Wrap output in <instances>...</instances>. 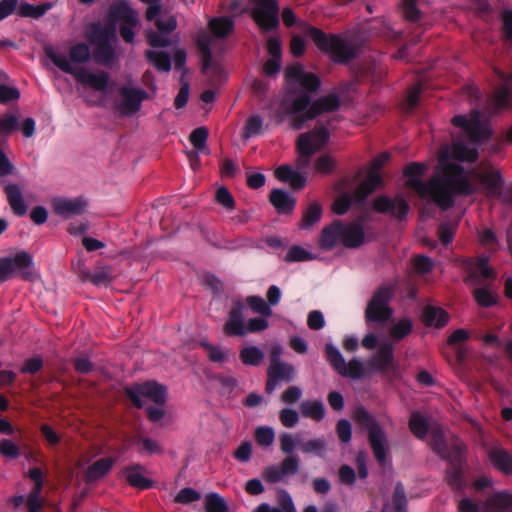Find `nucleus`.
I'll use <instances>...</instances> for the list:
<instances>
[{"label":"nucleus","mask_w":512,"mask_h":512,"mask_svg":"<svg viewBox=\"0 0 512 512\" xmlns=\"http://www.w3.org/2000/svg\"><path fill=\"white\" fill-rule=\"evenodd\" d=\"M416 193L421 198L430 196L437 206L446 211L453 207L456 196H470L476 192L469 173L456 163L446 164L440 175H433L429 181H413Z\"/></svg>","instance_id":"1"},{"label":"nucleus","mask_w":512,"mask_h":512,"mask_svg":"<svg viewBox=\"0 0 512 512\" xmlns=\"http://www.w3.org/2000/svg\"><path fill=\"white\" fill-rule=\"evenodd\" d=\"M301 32L310 37L316 47L337 64H347L358 56L357 47L339 34H327L307 21L299 23Z\"/></svg>","instance_id":"2"},{"label":"nucleus","mask_w":512,"mask_h":512,"mask_svg":"<svg viewBox=\"0 0 512 512\" xmlns=\"http://www.w3.org/2000/svg\"><path fill=\"white\" fill-rule=\"evenodd\" d=\"M88 39L95 46L92 53L94 61L99 65L112 67L118 58L113 46L117 39L115 25L93 24L88 32Z\"/></svg>","instance_id":"3"},{"label":"nucleus","mask_w":512,"mask_h":512,"mask_svg":"<svg viewBox=\"0 0 512 512\" xmlns=\"http://www.w3.org/2000/svg\"><path fill=\"white\" fill-rule=\"evenodd\" d=\"M353 419L367 429L368 441L376 461L384 465L387 461V436L378 421L363 406L353 411Z\"/></svg>","instance_id":"4"},{"label":"nucleus","mask_w":512,"mask_h":512,"mask_svg":"<svg viewBox=\"0 0 512 512\" xmlns=\"http://www.w3.org/2000/svg\"><path fill=\"white\" fill-rule=\"evenodd\" d=\"M245 306L241 300H234L228 318L223 326V332L227 336L244 337L247 333H258L269 327L267 317L250 318L247 323L244 321Z\"/></svg>","instance_id":"5"},{"label":"nucleus","mask_w":512,"mask_h":512,"mask_svg":"<svg viewBox=\"0 0 512 512\" xmlns=\"http://www.w3.org/2000/svg\"><path fill=\"white\" fill-rule=\"evenodd\" d=\"M330 133L325 126H316L313 130L301 133L296 140V163L299 169L308 168L311 159L329 141Z\"/></svg>","instance_id":"6"},{"label":"nucleus","mask_w":512,"mask_h":512,"mask_svg":"<svg viewBox=\"0 0 512 512\" xmlns=\"http://www.w3.org/2000/svg\"><path fill=\"white\" fill-rule=\"evenodd\" d=\"M16 276L24 280H32L35 276L33 258L26 251L0 258V283Z\"/></svg>","instance_id":"7"},{"label":"nucleus","mask_w":512,"mask_h":512,"mask_svg":"<svg viewBox=\"0 0 512 512\" xmlns=\"http://www.w3.org/2000/svg\"><path fill=\"white\" fill-rule=\"evenodd\" d=\"M252 5L250 16L261 33L268 34L280 26V6L277 0H248Z\"/></svg>","instance_id":"8"},{"label":"nucleus","mask_w":512,"mask_h":512,"mask_svg":"<svg viewBox=\"0 0 512 512\" xmlns=\"http://www.w3.org/2000/svg\"><path fill=\"white\" fill-rule=\"evenodd\" d=\"M125 393L134 407L138 409L143 407L142 397L148 398L158 406H163L167 399L166 386L155 380H149L144 383H137L133 386L126 387Z\"/></svg>","instance_id":"9"},{"label":"nucleus","mask_w":512,"mask_h":512,"mask_svg":"<svg viewBox=\"0 0 512 512\" xmlns=\"http://www.w3.org/2000/svg\"><path fill=\"white\" fill-rule=\"evenodd\" d=\"M369 372H379L384 376L394 379L401 377V372L394 356V345L391 342H383L376 353L367 361Z\"/></svg>","instance_id":"10"},{"label":"nucleus","mask_w":512,"mask_h":512,"mask_svg":"<svg viewBox=\"0 0 512 512\" xmlns=\"http://www.w3.org/2000/svg\"><path fill=\"white\" fill-rule=\"evenodd\" d=\"M394 295L391 286L382 285L373 294L365 310V319L368 323H383L387 321L393 311L389 303Z\"/></svg>","instance_id":"11"},{"label":"nucleus","mask_w":512,"mask_h":512,"mask_svg":"<svg viewBox=\"0 0 512 512\" xmlns=\"http://www.w3.org/2000/svg\"><path fill=\"white\" fill-rule=\"evenodd\" d=\"M195 43L201 56V72L209 76L211 85H215L223 79L224 71L219 64L213 62L210 36L202 31L197 35Z\"/></svg>","instance_id":"12"},{"label":"nucleus","mask_w":512,"mask_h":512,"mask_svg":"<svg viewBox=\"0 0 512 512\" xmlns=\"http://www.w3.org/2000/svg\"><path fill=\"white\" fill-rule=\"evenodd\" d=\"M452 124L463 129L473 143L486 141L491 136L490 130L482 121V113L478 109L471 110L469 118L464 115L454 116Z\"/></svg>","instance_id":"13"},{"label":"nucleus","mask_w":512,"mask_h":512,"mask_svg":"<svg viewBox=\"0 0 512 512\" xmlns=\"http://www.w3.org/2000/svg\"><path fill=\"white\" fill-rule=\"evenodd\" d=\"M495 73L503 84L496 89L488 100L487 110L490 114L508 108L512 99V72L506 74L499 69H495Z\"/></svg>","instance_id":"14"},{"label":"nucleus","mask_w":512,"mask_h":512,"mask_svg":"<svg viewBox=\"0 0 512 512\" xmlns=\"http://www.w3.org/2000/svg\"><path fill=\"white\" fill-rule=\"evenodd\" d=\"M373 209L378 213L390 214L398 220H403L409 212L410 205L402 194H397L394 198L381 195L374 199Z\"/></svg>","instance_id":"15"},{"label":"nucleus","mask_w":512,"mask_h":512,"mask_svg":"<svg viewBox=\"0 0 512 512\" xmlns=\"http://www.w3.org/2000/svg\"><path fill=\"white\" fill-rule=\"evenodd\" d=\"M285 78L288 83L299 84L305 92H315L319 89L321 81L317 75L306 72L301 63H295L285 69Z\"/></svg>","instance_id":"16"},{"label":"nucleus","mask_w":512,"mask_h":512,"mask_svg":"<svg viewBox=\"0 0 512 512\" xmlns=\"http://www.w3.org/2000/svg\"><path fill=\"white\" fill-rule=\"evenodd\" d=\"M300 459L298 456L285 457L280 465H269L262 471L263 479L270 484L283 481L287 475H294L299 470Z\"/></svg>","instance_id":"17"},{"label":"nucleus","mask_w":512,"mask_h":512,"mask_svg":"<svg viewBox=\"0 0 512 512\" xmlns=\"http://www.w3.org/2000/svg\"><path fill=\"white\" fill-rule=\"evenodd\" d=\"M122 102L118 105L121 115L130 116L141 109L142 102L148 98V93L142 88L122 86L119 89Z\"/></svg>","instance_id":"18"},{"label":"nucleus","mask_w":512,"mask_h":512,"mask_svg":"<svg viewBox=\"0 0 512 512\" xmlns=\"http://www.w3.org/2000/svg\"><path fill=\"white\" fill-rule=\"evenodd\" d=\"M295 374L294 366L287 362L269 364L265 385L266 393H273L281 382H292L295 378Z\"/></svg>","instance_id":"19"},{"label":"nucleus","mask_w":512,"mask_h":512,"mask_svg":"<svg viewBox=\"0 0 512 512\" xmlns=\"http://www.w3.org/2000/svg\"><path fill=\"white\" fill-rule=\"evenodd\" d=\"M42 63L46 69L56 75L64 72V50L62 44L45 43Z\"/></svg>","instance_id":"20"},{"label":"nucleus","mask_w":512,"mask_h":512,"mask_svg":"<svg viewBox=\"0 0 512 512\" xmlns=\"http://www.w3.org/2000/svg\"><path fill=\"white\" fill-rule=\"evenodd\" d=\"M495 273L489 267L488 260L481 257L476 263L467 267V275L464 282L467 285L480 286L486 279H494Z\"/></svg>","instance_id":"21"},{"label":"nucleus","mask_w":512,"mask_h":512,"mask_svg":"<svg viewBox=\"0 0 512 512\" xmlns=\"http://www.w3.org/2000/svg\"><path fill=\"white\" fill-rule=\"evenodd\" d=\"M342 234L343 221L339 219L333 220L331 224L325 226L320 233V249L330 251L337 245V243L340 242L342 244Z\"/></svg>","instance_id":"22"},{"label":"nucleus","mask_w":512,"mask_h":512,"mask_svg":"<svg viewBox=\"0 0 512 512\" xmlns=\"http://www.w3.org/2000/svg\"><path fill=\"white\" fill-rule=\"evenodd\" d=\"M89 229V223L87 220H80L79 222H69L67 231L69 234L74 236H83L82 245L88 252H93L105 247V244L92 237L84 236Z\"/></svg>","instance_id":"23"},{"label":"nucleus","mask_w":512,"mask_h":512,"mask_svg":"<svg viewBox=\"0 0 512 512\" xmlns=\"http://www.w3.org/2000/svg\"><path fill=\"white\" fill-rule=\"evenodd\" d=\"M145 471V467L140 463L128 465L123 469L127 483L139 490L150 489L153 486V481L143 475Z\"/></svg>","instance_id":"24"},{"label":"nucleus","mask_w":512,"mask_h":512,"mask_svg":"<svg viewBox=\"0 0 512 512\" xmlns=\"http://www.w3.org/2000/svg\"><path fill=\"white\" fill-rule=\"evenodd\" d=\"M365 242V232L360 222H343L342 245L348 249L359 248Z\"/></svg>","instance_id":"25"},{"label":"nucleus","mask_w":512,"mask_h":512,"mask_svg":"<svg viewBox=\"0 0 512 512\" xmlns=\"http://www.w3.org/2000/svg\"><path fill=\"white\" fill-rule=\"evenodd\" d=\"M77 81L85 86H89L97 91H105L109 83L108 73L101 71L100 73H92L84 68L78 69L74 73Z\"/></svg>","instance_id":"26"},{"label":"nucleus","mask_w":512,"mask_h":512,"mask_svg":"<svg viewBox=\"0 0 512 512\" xmlns=\"http://www.w3.org/2000/svg\"><path fill=\"white\" fill-rule=\"evenodd\" d=\"M115 464L112 457H104L96 460L87 467L84 473V481L92 484L105 477Z\"/></svg>","instance_id":"27"},{"label":"nucleus","mask_w":512,"mask_h":512,"mask_svg":"<svg viewBox=\"0 0 512 512\" xmlns=\"http://www.w3.org/2000/svg\"><path fill=\"white\" fill-rule=\"evenodd\" d=\"M474 176L485 187L488 195H501L503 178L499 171L491 169L486 172H475Z\"/></svg>","instance_id":"28"},{"label":"nucleus","mask_w":512,"mask_h":512,"mask_svg":"<svg viewBox=\"0 0 512 512\" xmlns=\"http://www.w3.org/2000/svg\"><path fill=\"white\" fill-rule=\"evenodd\" d=\"M82 281L91 282L95 286H108L113 281L112 268L110 266H98L93 272L79 270Z\"/></svg>","instance_id":"29"},{"label":"nucleus","mask_w":512,"mask_h":512,"mask_svg":"<svg viewBox=\"0 0 512 512\" xmlns=\"http://www.w3.org/2000/svg\"><path fill=\"white\" fill-rule=\"evenodd\" d=\"M269 201L280 214L291 213L296 205V199L282 189H273Z\"/></svg>","instance_id":"30"},{"label":"nucleus","mask_w":512,"mask_h":512,"mask_svg":"<svg viewBox=\"0 0 512 512\" xmlns=\"http://www.w3.org/2000/svg\"><path fill=\"white\" fill-rule=\"evenodd\" d=\"M340 104V98L335 93L322 96L311 104L310 117H318L326 112H334L339 109Z\"/></svg>","instance_id":"31"},{"label":"nucleus","mask_w":512,"mask_h":512,"mask_svg":"<svg viewBox=\"0 0 512 512\" xmlns=\"http://www.w3.org/2000/svg\"><path fill=\"white\" fill-rule=\"evenodd\" d=\"M449 321V314L441 307L428 305L423 310V322L426 326L444 327Z\"/></svg>","instance_id":"32"},{"label":"nucleus","mask_w":512,"mask_h":512,"mask_svg":"<svg viewBox=\"0 0 512 512\" xmlns=\"http://www.w3.org/2000/svg\"><path fill=\"white\" fill-rule=\"evenodd\" d=\"M212 34L218 39H225L234 32L235 22L231 17H215L208 23Z\"/></svg>","instance_id":"33"},{"label":"nucleus","mask_w":512,"mask_h":512,"mask_svg":"<svg viewBox=\"0 0 512 512\" xmlns=\"http://www.w3.org/2000/svg\"><path fill=\"white\" fill-rule=\"evenodd\" d=\"M5 192L9 205L18 216H23L27 212V206L24 202V198L20 188L16 184H9L5 187Z\"/></svg>","instance_id":"34"},{"label":"nucleus","mask_w":512,"mask_h":512,"mask_svg":"<svg viewBox=\"0 0 512 512\" xmlns=\"http://www.w3.org/2000/svg\"><path fill=\"white\" fill-rule=\"evenodd\" d=\"M382 512H407V498L401 482L395 485L392 503H386L383 506Z\"/></svg>","instance_id":"35"},{"label":"nucleus","mask_w":512,"mask_h":512,"mask_svg":"<svg viewBox=\"0 0 512 512\" xmlns=\"http://www.w3.org/2000/svg\"><path fill=\"white\" fill-rule=\"evenodd\" d=\"M109 17L113 21L122 20L123 22H130L137 18V14L127 1L121 0L110 6Z\"/></svg>","instance_id":"36"},{"label":"nucleus","mask_w":512,"mask_h":512,"mask_svg":"<svg viewBox=\"0 0 512 512\" xmlns=\"http://www.w3.org/2000/svg\"><path fill=\"white\" fill-rule=\"evenodd\" d=\"M89 206L90 201L84 195L66 198V221L74 216H81L87 213Z\"/></svg>","instance_id":"37"},{"label":"nucleus","mask_w":512,"mask_h":512,"mask_svg":"<svg viewBox=\"0 0 512 512\" xmlns=\"http://www.w3.org/2000/svg\"><path fill=\"white\" fill-rule=\"evenodd\" d=\"M491 463L500 471L512 474V455L500 448H493L489 451Z\"/></svg>","instance_id":"38"},{"label":"nucleus","mask_w":512,"mask_h":512,"mask_svg":"<svg viewBox=\"0 0 512 512\" xmlns=\"http://www.w3.org/2000/svg\"><path fill=\"white\" fill-rule=\"evenodd\" d=\"M300 411L303 417L320 422L325 417V407L320 400H306L300 404Z\"/></svg>","instance_id":"39"},{"label":"nucleus","mask_w":512,"mask_h":512,"mask_svg":"<svg viewBox=\"0 0 512 512\" xmlns=\"http://www.w3.org/2000/svg\"><path fill=\"white\" fill-rule=\"evenodd\" d=\"M322 216V206L319 202H311L303 212L300 227L309 229L320 221Z\"/></svg>","instance_id":"40"},{"label":"nucleus","mask_w":512,"mask_h":512,"mask_svg":"<svg viewBox=\"0 0 512 512\" xmlns=\"http://www.w3.org/2000/svg\"><path fill=\"white\" fill-rule=\"evenodd\" d=\"M145 57L158 71L169 72L171 70V57L168 53L146 50Z\"/></svg>","instance_id":"41"},{"label":"nucleus","mask_w":512,"mask_h":512,"mask_svg":"<svg viewBox=\"0 0 512 512\" xmlns=\"http://www.w3.org/2000/svg\"><path fill=\"white\" fill-rule=\"evenodd\" d=\"M325 357L331 367L340 375L345 370L346 361L336 346L331 343L325 345Z\"/></svg>","instance_id":"42"},{"label":"nucleus","mask_w":512,"mask_h":512,"mask_svg":"<svg viewBox=\"0 0 512 512\" xmlns=\"http://www.w3.org/2000/svg\"><path fill=\"white\" fill-rule=\"evenodd\" d=\"M239 358L246 366H258L263 358V351L257 346H247L240 350Z\"/></svg>","instance_id":"43"},{"label":"nucleus","mask_w":512,"mask_h":512,"mask_svg":"<svg viewBox=\"0 0 512 512\" xmlns=\"http://www.w3.org/2000/svg\"><path fill=\"white\" fill-rule=\"evenodd\" d=\"M409 429L418 438L424 439L429 430V424L419 412H413L409 419Z\"/></svg>","instance_id":"44"},{"label":"nucleus","mask_w":512,"mask_h":512,"mask_svg":"<svg viewBox=\"0 0 512 512\" xmlns=\"http://www.w3.org/2000/svg\"><path fill=\"white\" fill-rule=\"evenodd\" d=\"M441 458L449 462V467H464L465 448L462 444H455Z\"/></svg>","instance_id":"45"},{"label":"nucleus","mask_w":512,"mask_h":512,"mask_svg":"<svg viewBox=\"0 0 512 512\" xmlns=\"http://www.w3.org/2000/svg\"><path fill=\"white\" fill-rule=\"evenodd\" d=\"M208 136L209 131L205 126L198 127L191 132L189 139L197 152L209 153L206 146Z\"/></svg>","instance_id":"46"},{"label":"nucleus","mask_w":512,"mask_h":512,"mask_svg":"<svg viewBox=\"0 0 512 512\" xmlns=\"http://www.w3.org/2000/svg\"><path fill=\"white\" fill-rule=\"evenodd\" d=\"M426 166L418 162L409 163L404 169V176L407 177L406 185L416 192L413 181H422L420 177L424 174Z\"/></svg>","instance_id":"47"},{"label":"nucleus","mask_w":512,"mask_h":512,"mask_svg":"<svg viewBox=\"0 0 512 512\" xmlns=\"http://www.w3.org/2000/svg\"><path fill=\"white\" fill-rule=\"evenodd\" d=\"M246 304L249 308L257 314L264 317H270L273 315V311L269 304L260 296L251 295L246 298Z\"/></svg>","instance_id":"48"},{"label":"nucleus","mask_w":512,"mask_h":512,"mask_svg":"<svg viewBox=\"0 0 512 512\" xmlns=\"http://www.w3.org/2000/svg\"><path fill=\"white\" fill-rule=\"evenodd\" d=\"M326 449V441L324 438L310 439L300 444V450L304 454H314L322 457Z\"/></svg>","instance_id":"49"},{"label":"nucleus","mask_w":512,"mask_h":512,"mask_svg":"<svg viewBox=\"0 0 512 512\" xmlns=\"http://www.w3.org/2000/svg\"><path fill=\"white\" fill-rule=\"evenodd\" d=\"M51 4L44 3L40 5H31L29 3H21L19 6V14L23 17L39 18L43 16Z\"/></svg>","instance_id":"50"},{"label":"nucleus","mask_w":512,"mask_h":512,"mask_svg":"<svg viewBox=\"0 0 512 512\" xmlns=\"http://www.w3.org/2000/svg\"><path fill=\"white\" fill-rule=\"evenodd\" d=\"M366 371L363 363L357 359L353 358L345 365V370L341 372L340 376L349 377L351 379H361L364 377Z\"/></svg>","instance_id":"51"},{"label":"nucleus","mask_w":512,"mask_h":512,"mask_svg":"<svg viewBox=\"0 0 512 512\" xmlns=\"http://www.w3.org/2000/svg\"><path fill=\"white\" fill-rule=\"evenodd\" d=\"M311 97L307 92L299 93L288 108V114L304 113L311 106Z\"/></svg>","instance_id":"52"},{"label":"nucleus","mask_w":512,"mask_h":512,"mask_svg":"<svg viewBox=\"0 0 512 512\" xmlns=\"http://www.w3.org/2000/svg\"><path fill=\"white\" fill-rule=\"evenodd\" d=\"M206 512H228L225 500L217 493H209L205 497Z\"/></svg>","instance_id":"53"},{"label":"nucleus","mask_w":512,"mask_h":512,"mask_svg":"<svg viewBox=\"0 0 512 512\" xmlns=\"http://www.w3.org/2000/svg\"><path fill=\"white\" fill-rule=\"evenodd\" d=\"M254 437L258 445L269 447L275 440V432L269 426H259L254 431Z\"/></svg>","instance_id":"54"},{"label":"nucleus","mask_w":512,"mask_h":512,"mask_svg":"<svg viewBox=\"0 0 512 512\" xmlns=\"http://www.w3.org/2000/svg\"><path fill=\"white\" fill-rule=\"evenodd\" d=\"M446 480L451 488L461 490L464 485L463 467H449L446 470Z\"/></svg>","instance_id":"55"},{"label":"nucleus","mask_w":512,"mask_h":512,"mask_svg":"<svg viewBox=\"0 0 512 512\" xmlns=\"http://www.w3.org/2000/svg\"><path fill=\"white\" fill-rule=\"evenodd\" d=\"M413 330L411 320L403 318L399 320L390 330V335L393 339L399 341L408 336Z\"/></svg>","instance_id":"56"},{"label":"nucleus","mask_w":512,"mask_h":512,"mask_svg":"<svg viewBox=\"0 0 512 512\" xmlns=\"http://www.w3.org/2000/svg\"><path fill=\"white\" fill-rule=\"evenodd\" d=\"M454 155L460 161L474 163L478 160L479 154L475 148H468L463 144L454 146Z\"/></svg>","instance_id":"57"},{"label":"nucleus","mask_w":512,"mask_h":512,"mask_svg":"<svg viewBox=\"0 0 512 512\" xmlns=\"http://www.w3.org/2000/svg\"><path fill=\"white\" fill-rule=\"evenodd\" d=\"M271 512H296L292 497L286 490H280L278 506L271 507Z\"/></svg>","instance_id":"58"},{"label":"nucleus","mask_w":512,"mask_h":512,"mask_svg":"<svg viewBox=\"0 0 512 512\" xmlns=\"http://www.w3.org/2000/svg\"><path fill=\"white\" fill-rule=\"evenodd\" d=\"M473 296L479 306L491 307L496 303L495 296L486 288L476 287Z\"/></svg>","instance_id":"59"},{"label":"nucleus","mask_w":512,"mask_h":512,"mask_svg":"<svg viewBox=\"0 0 512 512\" xmlns=\"http://www.w3.org/2000/svg\"><path fill=\"white\" fill-rule=\"evenodd\" d=\"M311 259H313L311 253L298 245L292 246L284 258L286 262H302Z\"/></svg>","instance_id":"60"},{"label":"nucleus","mask_w":512,"mask_h":512,"mask_svg":"<svg viewBox=\"0 0 512 512\" xmlns=\"http://www.w3.org/2000/svg\"><path fill=\"white\" fill-rule=\"evenodd\" d=\"M278 439L281 452L287 456H293L292 453L297 445L296 438L288 432H282Z\"/></svg>","instance_id":"61"},{"label":"nucleus","mask_w":512,"mask_h":512,"mask_svg":"<svg viewBox=\"0 0 512 512\" xmlns=\"http://www.w3.org/2000/svg\"><path fill=\"white\" fill-rule=\"evenodd\" d=\"M69 56L72 62H87L90 58L89 47L84 43L77 44L71 48Z\"/></svg>","instance_id":"62"},{"label":"nucleus","mask_w":512,"mask_h":512,"mask_svg":"<svg viewBox=\"0 0 512 512\" xmlns=\"http://www.w3.org/2000/svg\"><path fill=\"white\" fill-rule=\"evenodd\" d=\"M201 498V494L193 488L186 487L181 489L176 496L174 501L179 504H190L198 501Z\"/></svg>","instance_id":"63"},{"label":"nucleus","mask_w":512,"mask_h":512,"mask_svg":"<svg viewBox=\"0 0 512 512\" xmlns=\"http://www.w3.org/2000/svg\"><path fill=\"white\" fill-rule=\"evenodd\" d=\"M336 167V161L329 154L320 156L315 162V170L318 173L330 174Z\"/></svg>","instance_id":"64"}]
</instances>
